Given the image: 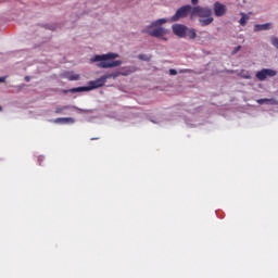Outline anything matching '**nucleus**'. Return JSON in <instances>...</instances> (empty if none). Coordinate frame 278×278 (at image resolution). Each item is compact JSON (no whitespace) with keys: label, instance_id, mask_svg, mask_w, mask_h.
Here are the masks:
<instances>
[{"label":"nucleus","instance_id":"bb28decb","mask_svg":"<svg viewBox=\"0 0 278 278\" xmlns=\"http://www.w3.org/2000/svg\"><path fill=\"white\" fill-rule=\"evenodd\" d=\"M3 109L0 106V112L2 111Z\"/></svg>","mask_w":278,"mask_h":278},{"label":"nucleus","instance_id":"f03ea898","mask_svg":"<svg viewBox=\"0 0 278 278\" xmlns=\"http://www.w3.org/2000/svg\"><path fill=\"white\" fill-rule=\"evenodd\" d=\"M194 16H198L200 18L199 23L201 27H207V25H212V23H214V17L212 16V9L207 7H193L191 18H194Z\"/></svg>","mask_w":278,"mask_h":278},{"label":"nucleus","instance_id":"5701e85b","mask_svg":"<svg viewBox=\"0 0 278 278\" xmlns=\"http://www.w3.org/2000/svg\"><path fill=\"white\" fill-rule=\"evenodd\" d=\"M25 81H30L29 76H26V77H25Z\"/></svg>","mask_w":278,"mask_h":278},{"label":"nucleus","instance_id":"423d86ee","mask_svg":"<svg viewBox=\"0 0 278 278\" xmlns=\"http://www.w3.org/2000/svg\"><path fill=\"white\" fill-rule=\"evenodd\" d=\"M277 76V71L271 68H263L256 72V78L258 81H264L267 77H275Z\"/></svg>","mask_w":278,"mask_h":278},{"label":"nucleus","instance_id":"f257e3e1","mask_svg":"<svg viewBox=\"0 0 278 278\" xmlns=\"http://www.w3.org/2000/svg\"><path fill=\"white\" fill-rule=\"evenodd\" d=\"M118 58V53L110 52L106 54H97L93 58H91V62H99L97 64L98 68H116V66H121L123 64V61H114Z\"/></svg>","mask_w":278,"mask_h":278},{"label":"nucleus","instance_id":"9b49d317","mask_svg":"<svg viewBox=\"0 0 278 278\" xmlns=\"http://www.w3.org/2000/svg\"><path fill=\"white\" fill-rule=\"evenodd\" d=\"M78 110L79 112H84V110L72 106V105H64V106H60L55 109V114H62V112H64V110Z\"/></svg>","mask_w":278,"mask_h":278},{"label":"nucleus","instance_id":"ddd939ff","mask_svg":"<svg viewBox=\"0 0 278 278\" xmlns=\"http://www.w3.org/2000/svg\"><path fill=\"white\" fill-rule=\"evenodd\" d=\"M186 36L190 40H194V38H197V30L194 28H187Z\"/></svg>","mask_w":278,"mask_h":278},{"label":"nucleus","instance_id":"0eeeda50","mask_svg":"<svg viewBox=\"0 0 278 278\" xmlns=\"http://www.w3.org/2000/svg\"><path fill=\"white\" fill-rule=\"evenodd\" d=\"M213 12L214 15L217 16V18H220V16H225V14H227V5L216 1L213 4Z\"/></svg>","mask_w":278,"mask_h":278},{"label":"nucleus","instance_id":"393cba45","mask_svg":"<svg viewBox=\"0 0 278 278\" xmlns=\"http://www.w3.org/2000/svg\"><path fill=\"white\" fill-rule=\"evenodd\" d=\"M245 79H251V76H245Z\"/></svg>","mask_w":278,"mask_h":278},{"label":"nucleus","instance_id":"39448f33","mask_svg":"<svg viewBox=\"0 0 278 278\" xmlns=\"http://www.w3.org/2000/svg\"><path fill=\"white\" fill-rule=\"evenodd\" d=\"M192 10H194V8H192V5L190 4L179 8L176 11L175 15L172 16V21L175 23L179 21V18H186V16H188L189 14H190V17L192 18Z\"/></svg>","mask_w":278,"mask_h":278},{"label":"nucleus","instance_id":"f3484780","mask_svg":"<svg viewBox=\"0 0 278 278\" xmlns=\"http://www.w3.org/2000/svg\"><path fill=\"white\" fill-rule=\"evenodd\" d=\"M271 45L278 49V38L277 37H271Z\"/></svg>","mask_w":278,"mask_h":278},{"label":"nucleus","instance_id":"1a4fd4ad","mask_svg":"<svg viewBox=\"0 0 278 278\" xmlns=\"http://www.w3.org/2000/svg\"><path fill=\"white\" fill-rule=\"evenodd\" d=\"M123 75L124 77H127V75H131V70L127 68L125 72H116L112 74L104 75V79L108 81V79H116V77H121Z\"/></svg>","mask_w":278,"mask_h":278},{"label":"nucleus","instance_id":"2eb2a0df","mask_svg":"<svg viewBox=\"0 0 278 278\" xmlns=\"http://www.w3.org/2000/svg\"><path fill=\"white\" fill-rule=\"evenodd\" d=\"M241 18L239 21V24L244 27V25H247V21H249V15H247L245 13H241Z\"/></svg>","mask_w":278,"mask_h":278},{"label":"nucleus","instance_id":"b1692460","mask_svg":"<svg viewBox=\"0 0 278 278\" xmlns=\"http://www.w3.org/2000/svg\"><path fill=\"white\" fill-rule=\"evenodd\" d=\"M190 70H185V71H181V73H188Z\"/></svg>","mask_w":278,"mask_h":278},{"label":"nucleus","instance_id":"dca6fc26","mask_svg":"<svg viewBox=\"0 0 278 278\" xmlns=\"http://www.w3.org/2000/svg\"><path fill=\"white\" fill-rule=\"evenodd\" d=\"M138 59L142 60L143 62H149V60H151V58L147 54H139Z\"/></svg>","mask_w":278,"mask_h":278},{"label":"nucleus","instance_id":"6e6552de","mask_svg":"<svg viewBox=\"0 0 278 278\" xmlns=\"http://www.w3.org/2000/svg\"><path fill=\"white\" fill-rule=\"evenodd\" d=\"M173 31L179 38H186V31H188V27L181 24H175L173 26Z\"/></svg>","mask_w":278,"mask_h":278},{"label":"nucleus","instance_id":"4468645a","mask_svg":"<svg viewBox=\"0 0 278 278\" xmlns=\"http://www.w3.org/2000/svg\"><path fill=\"white\" fill-rule=\"evenodd\" d=\"M65 77L70 81H78V79H79V75L75 74V73H67V74H65Z\"/></svg>","mask_w":278,"mask_h":278},{"label":"nucleus","instance_id":"a878e982","mask_svg":"<svg viewBox=\"0 0 278 278\" xmlns=\"http://www.w3.org/2000/svg\"><path fill=\"white\" fill-rule=\"evenodd\" d=\"M91 140H99V138L97 137V138H91Z\"/></svg>","mask_w":278,"mask_h":278},{"label":"nucleus","instance_id":"9d476101","mask_svg":"<svg viewBox=\"0 0 278 278\" xmlns=\"http://www.w3.org/2000/svg\"><path fill=\"white\" fill-rule=\"evenodd\" d=\"M271 24L270 23H266V24H256L254 26V31H266L268 29H270Z\"/></svg>","mask_w":278,"mask_h":278},{"label":"nucleus","instance_id":"20e7f679","mask_svg":"<svg viewBox=\"0 0 278 278\" xmlns=\"http://www.w3.org/2000/svg\"><path fill=\"white\" fill-rule=\"evenodd\" d=\"M106 81L108 80H105V76H101L96 80L89 81V85L87 87H76L70 90H63V93L68 94V92H71L72 94H75V92H88L90 90H97V88H102V86H105Z\"/></svg>","mask_w":278,"mask_h":278},{"label":"nucleus","instance_id":"412c9836","mask_svg":"<svg viewBox=\"0 0 278 278\" xmlns=\"http://www.w3.org/2000/svg\"><path fill=\"white\" fill-rule=\"evenodd\" d=\"M0 84H5V77H0Z\"/></svg>","mask_w":278,"mask_h":278},{"label":"nucleus","instance_id":"aec40b11","mask_svg":"<svg viewBox=\"0 0 278 278\" xmlns=\"http://www.w3.org/2000/svg\"><path fill=\"white\" fill-rule=\"evenodd\" d=\"M169 75H177V71L176 70H169Z\"/></svg>","mask_w":278,"mask_h":278},{"label":"nucleus","instance_id":"4be33fe9","mask_svg":"<svg viewBox=\"0 0 278 278\" xmlns=\"http://www.w3.org/2000/svg\"><path fill=\"white\" fill-rule=\"evenodd\" d=\"M192 5H197L199 3V0H191Z\"/></svg>","mask_w":278,"mask_h":278},{"label":"nucleus","instance_id":"f8f14e48","mask_svg":"<svg viewBox=\"0 0 278 278\" xmlns=\"http://www.w3.org/2000/svg\"><path fill=\"white\" fill-rule=\"evenodd\" d=\"M54 123H62L64 125H66L68 123L73 124V123H75V118H73V117H59V118L54 119Z\"/></svg>","mask_w":278,"mask_h":278},{"label":"nucleus","instance_id":"a211bd4d","mask_svg":"<svg viewBox=\"0 0 278 278\" xmlns=\"http://www.w3.org/2000/svg\"><path fill=\"white\" fill-rule=\"evenodd\" d=\"M270 101H273V100H270V99H260V100H257V103H260V105H263V103H270Z\"/></svg>","mask_w":278,"mask_h":278},{"label":"nucleus","instance_id":"7ed1b4c3","mask_svg":"<svg viewBox=\"0 0 278 278\" xmlns=\"http://www.w3.org/2000/svg\"><path fill=\"white\" fill-rule=\"evenodd\" d=\"M166 18L156 20L151 23V25L147 26L142 31L143 34H149L153 38H162V36H166L167 30L163 28L162 25L166 23Z\"/></svg>","mask_w":278,"mask_h":278},{"label":"nucleus","instance_id":"6ab92c4d","mask_svg":"<svg viewBox=\"0 0 278 278\" xmlns=\"http://www.w3.org/2000/svg\"><path fill=\"white\" fill-rule=\"evenodd\" d=\"M240 49H241V47H240V46H239V47H237V48H235V49H233V51H232V53H233V54L238 53V51H240Z\"/></svg>","mask_w":278,"mask_h":278}]
</instances>
